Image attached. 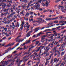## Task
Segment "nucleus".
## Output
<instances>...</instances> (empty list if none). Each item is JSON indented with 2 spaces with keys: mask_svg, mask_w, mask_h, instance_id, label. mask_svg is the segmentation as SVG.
<instances>
[{
  "mask_svg": "<svg viewBox=\"0 0 66 66\" xmlns=\"http://www.w3.org/2000/svg\"><path fill=\"white\" fill-rule=\"evenodd\" d=\"M36 22H38L37 23L38 26L40 24V23H43V22H42L40 21H36Z\"/></svg>",
  "mask_w": 66,
  "mask_h": 66,
  "instance_id": "obj_10",
  "label": "nucleus"
},
{
  "mask_svg": "<svg viewBox=\"0 0 66 66\" xmlns=\"http://www.w3.org/2000/svg\"><path fill=\"white\" fill-rule=\"evenodd\" d=\"M34 55L35 54V56H36L37 55V53H34Z\"/></svg>",
  "mask_w": 66,
  "mask_h": 66,
  "instance_id": "obj_56",
  "label": "nucleus"
},
{
  "mask_svg": "<svg viewBox=\"0 0 66 66\" xmlns=\"http://www.w3.org/2000/svg\"><path fill=\"white\" fill-rule=\"evenodd\" d=\"M38 19H39V20H40L41 21H43V19L41 18H39Z\"/></svg>",
  "mask_w": 66,
  "mask_h": 66,
  "instance_id": "obj_51",
  "label": "nucleus"
},
{
  "mask_svg": "<svg viewBox=\"0 0 66 66\" xmlns=\"http://www.w3.org/2000/svg\"><path fill=\"white\" fill-rule=\"evenodd\" d=\"M41 39H42L43 40H44L45 39V38L43 37H42L41 38Z\"/></svg>",
  "mask_w": 66,
  "mask_h": 66,
  "instance_id": "obj_42",
  "label": "nucleus"
},
{
  "mask_svg": "<svg viewBox=\"0 0 66 66\" xmlns=\"http://www.w3.org/2000/svg\"><path fill=\"white\" fill-rule=\"evenodd\" d=\"M54 62H57V59L56 58H55L54 60Z\"/></svg>",
  "mask_w": 66,
  "mask_h": 66,
  "instance_id": "obj_31",
  "label": "nucleus"
},
{
  "mask_svg": "<svg viewBox=\"0 0 66 66\" xmlns=\"http://www.w3.org/2000/svg\"><path fill=\"white\" fill-rule=\"evenodd\" d=\"M25 44H26V43H23V44H22L20 46H24Z\"/></svg>",
  "mask_w": 66,
  "mask_h": 66,
  "instance_id": "obj_38",
  "label": "nucleus"
},
{
  "mask_svg": "<svg viewBox=\"0 0 66 66\" xmlns=\"http://www.w3.org/2000/svg\"><path fill=\"white\" fill-rule=\"evenodd\" d=\"M64 52H62L61 53V55H63L64 54Z\"/></svg>",
  "mask_w": 66,
  "mask_h": 66,
  "instance_id": "obj_50",
  "label": "nucleus"
},
{
  "mask_svg": "<svg viewBox=\"0 0 66 66\" xmlns=\"http://www.w3.org/2000/svg\"><path fill=\"white\" fill-rule=\"evenodd\" d=\"M43 33H42V32H39L38 34H37V36H40V35H42V34H43Z\"/></svg>",
  "mask_w": 66,
  "mask_h": 66,
  "instance_id": "obj_12",
  "label": "nucleus"
},
{
  "mask_svg": "<svg viewBox=\"0 0 66 66\" xmlns=\"http://www.w3.org/2000/svg\"><path fill=\"white\" fill-rule=\"evenodd\" d=\"M1 3L0 4V6H1L2 4H5V3H3V1H2Z\"/></svg>",
  "mask_w": 66,
  "mask_h": 66,
  "instance_id": "obj_18",
  "label": "nucleus"
},
{
  "mask_svg": "<svg viewBox=\"0 0 66 66\" xmlns=\"http://www.w3.org/2000/svg\"><path fill=\"white\" fill-rule=\"evenodd\" d=\"M3 9L4 10L3 11L4 12H6V11H7L6 10V9Z\"/></svg>",
  "mask_w": 66,
  "mask_h": 66,
  "instance_id": "obj_49",
  "label": "nucleus"
},
{
  "mask_svg": "<svg viewBox=\"0 0 66 66\" xmlns=\"http://www.w3.org/2000/svg\"><path fill=\"white\" fill-rule=\"evenodd\" d=\"M7 65V64L6 63V61H5L4 62V64L3 65V66H5V65Z\"/></svg>",
  "mask_w": 66,
  "mask_h": 66,
  "instance_id": "obj_24",
  "label": "nucleus"
},
{
  "mask_svg": "<svg viewBox=\"0 0 66 66\" xmlns=\"http://www.w3.org/2000/svg\"><path fill=\"white\" fill-rule=\"evenodd\" d=\"M53 52L52 54H51V55H50V58L49 59V60H50V59H51V56H52V55L53 54Z\"/></svg>",
  "mask_w": 66,
  "mask_h": 66,
  "instance_id": "obj_33",
  "label": "nucleus"
},
{
  "mask_svg": "<svg viewBox=\"0 0 66 66\" xmlns=\"http://www.w3.org/2000/svg\"><path fill=\"white\" fill-rule=\"evenodd\" d=\"M60 28H61V26H59L58 27H56V30H57L58 29H59Z\"/></svg>",
  "mask_w": 66,
  "mask_h": 66,
  "instance_id": "obj_61",
  "label": "nucleus"
},
{
  "mask_svg": "<svg viewBox=\"0 0 66 66\" xmlns=\"http://www.w3.org/2000/svg\"><path fill=\"white\" fill-rule=\"evenodd\" d=\"M48 12V11L47 10H44L43 11V13H46V12Z\"/></svg>",
  "mask_w": 66,
  "mask_h": 66,
  "instance_id": "obj_47",
  "label": "nucleus"
},
{
  "mask_svg": "<svg viewBox=\"0 0 66 66\" xmlns=\"http://www.w3.org/2000/svg\"><path fill=\"white\" fill-rule=\"evenodd\" d=\"M29 53L28 52H26L24 54V55L25 54H29Z\"/></svg>",
  "mask_w": 66,
  "mask_h": 66,
  "instance_id": "obj_22",
  "label": "nucleus"
},
{
  "mask_svg": "<svg viewBox=\"0 0 66 66\" xmlns=\"http://www.w3.org/2000/svg\"><path fill=\"white\" fill-rule=\"evenodd\" d=\"M55 41V38L53 39V41L51 43V46H50L48 48L47 47H46L44 48V50L45 51H46L47 53H48V52L49 50H51L52 48L53 47V44L54 43V41Z\"/></svg>",
  "mask_w": 66,
  "mask_h": 66,
  "instance_id": "obj_1",
  "label": "nucleus"
},
{
  "mask_svg": "<svg viewBox=\"0 0 66 66\" xmlns=\"http://www.w3.org/2000/svg\"><path fill=\"white\" fill-rule=\"evenodd\" d=\"M32 3V1L30 2V3H28V5L29 6L30 5V4H31V3Z\"/></svg>",
  "mask_w": 66,
  "mask_h": 66,
  "instance_id": "obj_41",
  "label": "nucleus"
},
{
  "mask_svg": "<svg viewBox=\"0 0 66 66\" xmlns=\"http://www.w3.org/2000/svg\"><path fill=\"white\" fill-rule=\"evenodd\" d=\"M47 31H49V29H46L45 30H44L43 31V32H47Z\"/></svg>",
  "mask_w": 66,
  "mask_h": 66,
  "instance_id": "obj_37",
  "label": "nucleus"
},
{
  "mask_svg": "<svg viewBox=\"0 0 66 66\" xmlns=\"http://www.w3.org/2000/svg\"><path fill=\"white\" fill-rule=\"evenodd\" d=\"M8 11H7L6 12V13H4V15H5V16H6V15L8 14Z\"/></svg>",
  "mask_w": 66,
  "mask_h": 66,
  "instance_id": "obj_19",
  "label": "nucleus"
},
{
  "mask_svg": "<svg viewBox=\"0 0 66 66\" xmlns=\"http://www.w3.org/2000/svg\"><path fill=\"white\" fill-rule=\"evenodd\" d=\"M54 23H58L59 22L57 21H54Z\"/></svg>",
  "mask_w": 66,
  "mask_h": 66,
  "instance_id": "obj_44",
  "label": "nucleus"
},
{
  "mask_svg": "<svg viewBox=\"0 0 66 66\" xmlns=\"http://www.w3.org/2000/svg\"><path fill=\"white\" fill-rule=\"evenodd\" d=\"M60 1V0H56V1H55V2L56 3H57V2H59V1Z\"/></svg>",
  "mask_w": 66,
  "mask_h": 66,
  "instance_id": "obj_46",
  "label": "nucleus"
},
{
  "mask_svg": "<svg viewBox=\"0 0 66 66\" xmlns=\"http://www.w3.org/2000/svg\"><path fill=\"white\" fill-rule=\"evenodd\" d=\"M27 60H26V59H25L24 60V64H25V63H26V62H27Z\"/></svg>",
  "mask_w": 66,
  "mask_h": 66,
  "instance_id": "obj_40",
  "label": "nucleus"
},
{
  "mask_svg": "<svg viewBox=\"0 0 66 66\" xmlns=\"http://www.w3.org/2000/svg\"><path fill=\"white\" fill-rule=\"evenodd\" d=\"M41 42H42V43L45 42V40H44L41 39Z\"/></svg>",
  "mask_w": 66,
  "mask_h": 66,
  "instance_id": "obj_57",
  "label": "nucleus"
},
{
  "mask_svg": "<svg viewBox=\"0 0 66 66\" xmlns=\"http://www.w3.org/2000/svg\"><path fill=\"white\" fill-rule=\"evenodd\" d=\"M27 49V48L26 47V46H25L24 47V50H25V49Z\"/></svg>",
  "mask_w": 66,
  "mask_h": 66,
  "instance_id": "obj_58",
  "label": "nucleus"
},
{
  "mask_svg": "<svg viewBox=\"0 0 66 66\" xmlns=\"http://www.w3.org/2000/svg\"><path fill=\"white\" fill-rule=\"evenodd\" d=\"M27 25V26H26L27 27V30L26 31V32H28V31H29V30L30 29V25H29V23L28 22H27L26 24V25Z\"/></svg>",
  "mask_w": 66,
  "mask_h": 66,
  "instance_id": "obj_3",
  "label": "nucleus"
},
{
  "mask_svg": "<svg viewBox=\"0 0 66 66\" xmlns=\"http://www.w3.org/2000/svg\"><path fill=\"white\" fill-rule=\"evenodd\" d=\"M48 38H51V39H48L49 42H50V41H51L52 42H53V37H52V36L48 37Z\"/></svg>",
  "mask_w": 66,
  "mask_h": 66,
  "instance_id": "obj_6",
  "label": "nucleus"
},
{
  "mask_svg": "<svg viewBox=\"0 0 66 66\" xmlns=\"http://www.w3.org/2000/svg\"><path fill=\"white\" fill-rule=\"evenodd\" d=\"M13 65H14V63H13V62H12L10 64L8 65V66H12Z\"/></svg>",
  "mask_w": 66,
  "mask_h": 66,
  "instance_id": "obj_35",
  "label": "nucleus"
},
{
  "mask_svg": "<svg viewBox=\"0 0 66 66\" xmlns=\"http://www.w3.org/2000/svg\"><path fill=\"white\" fill-rule=\"evenodd\" d=\"M35 46H33V45H31V48H34V47Z\"/></svg>",
  "mask_w": 66,
  "mask_h": 66,
  "instance_id": "obj_62",
  "label": "nucleus"
},
{
  "mask_svg": "<svg viewBox=\"0 0 66 66\" xmlns=\"http://www.w3.org/2000/svg\"><path fill=\"white\" fill-rule=\"evenodd\" d=\"M21 27L20 28V31H21L23 29V25L22 24H21Z\"/></svg>",
  "mask_w": 66,
  "mask_h": 66,
  "instance_id": "obj_11",
  "label": "nucleus"
},
{
  "mask_svg": "<svg viewBox=\"0 0 66 66\" xmlns=\"http://www.w3.org/2000/svg\"><path fill=\"white\" fill-rule=\"evenodd\" d=\"M11 46V45H10V44H9L8 45H5L4 46L5 47H8V46Z\"/></svg>",
  "mask_w": 66,
  "mask_h": 66,
  "instance_id": "obj_27",
  "label": "nucleus"
},
{
  "mask_svg": "<svg viewBox=\"0 0 66 66\" xmlns=\"http://www.w3.org/2000/svg\"><path fill=\"white\" fill-rule=\"evenodd\" d=\"M30 15V13H28V12H27L26 13V14L25 15V16H26V17H28V15Z\"/></svg>",
  "mask_w": 66,
  "mask_h": 66,
  "instance_id": "obj_26",
  "label": "nucleus"
},
{
  "mask_svg": "<svg viewBox=\"0 0 66 66\" xmlns=\"http://www.w3.org/2000/svg\"><path fill=\"white\" fill-rule=\"evenodd\" d=\"M31 61H28V63H27V64H28V66H31V64L30 63H29Z\"/></svg>",
  "mask_w": 66,
  "mask_h": 66,
  "instance_id": "obj_23",
  "label": "nucleus"
},
{
  "mask_svg": "<svg viewBox=\"0 0 66 66\" xmlns=\"http://www.w3.org/2000/svg\"><path fill=\"white\" fill-rule=\"evenodd\" d=\"M38 43H39V41H38L36 43V45H37V44H38Z\"/></svg>",
  "mask_w": 66,
  "mask_h": 66,
  "instance_id": "obj_59",
  "label": "nucleus"
},
{
  "mask_svg": "<svg viewBox=\"0 0 66 66\" xmlns=\"http://www.w3.org/2000/svg\"><path fill=\"white\" fill-rule=\"evenodd\" d=\"M55 41V43H54V44L55 45H57V43H59V42H57Z\"/></svg>",
  "mask_w": 66,
  "mask_h": 66,
  "instance_id": "obj_20",
  "label": "nucleus"
},
{
  "mask_svg": "<svg viewBox=\"0 0 66 66\" xmlns=\"http://www.w3.org/2000/svg\"><path fill=\"white\" fill-rule=\"evenodd\" d=\"M23 11H22V12L20 13V14H23Z\"/></svg>",
  "mask_w": 66,
  "mask_h": 66,
  "instance_id": "obj_53",
  "label": "nucleus"
},
{
  "mask_svg": "<svg viewBox=\"0 0 66 66\" xmlns=\"http://www.w3.org/2000/svg\"><path fill=\"white\" fill-rule=\"evenodd\" d=\"M37 6L34 5L33 6V7L34 8L36 7V9H35V10H39V11L42 12L43 11V8H40V5L39 4L38 5H36Z\"/></svg>",
  "mask_w": 66,
  "mask_h": 66,
  "instance_id": "obj_2",
  "label": "nucleus"
},
{
  "mask_svg": "<svg viewBox=\"0 0 66 66\" xmlns=\"http://www.w3.org/2000/svg\"><path fill=\"white\" fill-rule=\"evenodd\" d=\"M57 36V34H56L55 35H54L53 36H52V37H53V36Z\"/></svg>",
  "mask_w": 66,
  "mask_h": 66,
  "instance_id": "obj_63",
  "label": "nucleus"
},
{
  "mask_svg": "<svg viewBox=\"0 0 66 66\" xmlns=\"http://www.w3.org/2000/svg\"><path fill=\"white\" fill-rule=\"evenodd\" d=\"M54 30V29H53V28L52 29V30H51L50 29H49V31H53Z\"/></svg>",
  "mask_w": 66,
  "mask_h": 66,
  "instance_id": "obj_43",
  "label": "nucleus"
},
{
  "mask_svg": "<svg viewBox=\"0 0 66 66\" xmlns=\"http://www.w3.org/2000/svg\"><path fill=\"white\" fill-rule=\"evenodd\" d=\"M33 26H38V25L37 24V23H36V24H33Z\"/></svg>",
  "mask_w": 66,
  "mask_h": 66,
  "instance_id": "obj_55",
  "label": "nucleus"
},
{
  "mask_svg": "<svg viewBox=\"0 0 66 66\" xmlns=\"http://www.w3.org/2000/svg\"><path fill=\"white\" fill-rule=\"evenodd\" d=\"M42 1V0H37L36 1V5H35V6H37L36 5H38V4H39V5H40L39 3H41V2Z\"/></svg>",
  "mask_w": 66,
  "mask_h": 66,
  "instance_id": "obj_4",
  "label": "nucleus"
},
{
  "mask_svg": "<svg viewBox=\"0 0 66 66\" xmlns=\"http://www.w3.org/2000/svg\"><path fill=\"white\" fill-rule=\"evenodd\" d=\"M15 47H15V46H14L13 48H12L10 50V51H11V50H13V49H14V48H15Z\"/></svg>",
  "mask_w": 66,
  "mask_h": 66,
  "instance_id": "obj_52",
  "label": "nucleus"
},
{
  "mask_svg": "<svg viewBox=\"0 0 66 66\" xmlns=\"http://www.w3.org/2000/svg\"><path fill=\"white\" fill-rule=\"evenodd\" d=\"M6 4H4V5H2V6L3 7V9H4L5 7V6H6Z\"/></svg>",
  "mask_w": 66,
  "mask_h": 66,
  "instance_id": "obj_34",
  "label": "nucleus"
},
{
  "mask_svg": "<svg viewBox=\"0 0 66 66\" xmlns=\"http://www.w3.org/2000/svg\"><path fill=\"white\" fill-rule=\"evenodd\" d=\"M64 62H63L60 65V66H64L65 64V63L64 64Z\"/></svg>",
  "mask_w": 66,
  "mask_h": 66,
  "instance_id": "obj_28",
  "label": "nucleus"
},
{
  "mask_svg": "<svg viewBox=\"0 0 66 66\" xmlns=\"http://www.w3.org/2000/svg\"><path fill=\"white\" fill-rule=\"evenodd\" d=\"M10 62H12V63L15 62V60L14 59H10L9 60Z\"/></svg>",
  "mask_w": 66,
  "mask_h": 66,
  "instance_id": "obj_16",
  "label": "nucleus"
},
{
  "mask_svg": "<svg viewBox=\"0 0 66 66\" xmlns=\"http://www.w3.org/2000/svg\"><path fill=\"white\" fill-rule=\"evenodd\" d=\"M7 7H10V4L7 5Z\"/></svg>",
  "mask_w": 66,
  "mask_h": 66,
  "instance_id": "obj_60",
  "label": "nucleus"
},
{
  "mask_svg": "<svg viewBox=\"0 0 66 66\" xmlns=\"http://www.w3.org/2000/svg\"><path fill=\"white\" fill-rule=\"evenodd\" d=\"M60 65V63H58L57 65H56L55 66H59V65Z\"/></svg>",
  "mask_w": 66,
  "mask_h": 66,
  "instance_id": "obj_64",
  "label": "nucleus"
},
{
  "mask_svg": "<svg viewBox=\"0 0 66 66\" xmlns=\"http://www.w3.org/2000/svg\"><path fill=\"white\" fill-rule=\"evenodd\" d=\"M10 62V60H8L7 61H6V63L7 64H9V62Z\"/></svg>",
  "mask_w": 66,
  "mask_h": 66,
  "instance_id": "obj_48",
  "label": "nucleus"
},
{
  "mask_svg": "<svg viewBox=\"0 0 66 66\" xmlns=\"http://www.w3.org/2000/svg\"><path fill=\"white\" fill-rule=\"evenodd\" d=\"M5 35H6V36L7 37H9V35H8V34L7 33H5Z\"/></svg>",
  "mask_w": 66,
  "mask_h": 66,
  "instance_id": "obj_36",
  "label": "nucleus"
},
{
  "mask_svg": "<svg viewBox=\"0 0 66 66\" xmlns=\"http://www.w3.org/2000/svg\"><path fill=\"white\" fill-rule=\"evenodd\" d=\"M31 48H30L29 49V50L28 51V52L30 53V50H31Z\"/></svg>",
  "mask_w": 66,
  "mask_h": 66,
  "instance_id": "obj_45",
  "label": "nucleus"
},
{
  "mask_svg": "<svg viewBox=\"0 0 66 66\" xmlns=\"http://www.w3.org/2000/svg\"><path fill=\"white\" fill-rule=\"evenodd\" d=\"M4 30L5 31V32H8V31H9V30H8V31H7V28H5Z\"/></svg>",
  "mask_w": 66,
  "mask_h": 66,
  "instance_id": "obj_25",
  "label": "nucleus"
},
{
  "mask_svg": "<svg viewBox=\"0 0 66 66\" xmlns=\"http://www.w3.org/2000/svg\"><path fill=\"white\" fill-rule=\"evenodd\" d=\"M11 48L9 47L8 48V49L7 50L8 51H10V50L11 51Z\"/></svg>",
  "mask_w": 66,
  "mask_h": 66,
  "instance_id": "obj_39",
  "label": "nucleus"
},
{
  "mask_svg": "<svg viewBox=\"0 0 66 66\" xmlns=\"http://www.w3.org/2000/svg\"><path fill=\"white\" fill-rule=\"evenodd\" d=\"M32 32V31H30L27 34V37H28L29 36H30L31 35V33Z\"/></svg>",
  "mask_w": 66,
  "mask_h": 66,
  "instance_id": "obj_8",
  "label": "nucleus"
},
{
  "mask_svg": "<svg viewBox=\"0 0 66 66\" xmlns=\"http://www.w3.org/2000/svg\"><path fill=\"white\" fill-rule=\"evenodd\" d=\"M20 24H19V22H17V24L16 25V27H19Z\"/></svg>",
  "mask_w": 66,
  "mask_h": 66,
  "instance_id": "obj_17",
  "label": "nucleus"
},
{
  "mask_svg": "<svg viewBox=\"0 0 66 66\" xmlns=\"http://www.w3.org/2000/svg\"><path fill=\"white\" fill-rule=\"evenodd\" d=\"M65 22V21L63 20H61L59 22V23H63V22Z\"/></svg>",
  "mask_w": 66,
  "mask_h": 66,
  "instance_id": "obj_29",
  "label": "nucleus"
},
{
  "mask_svg": "<svg viewBox=\"0 0 66 66\" xmlns=\"http://www.w3.org/2000/svg\"><path fill=\"white\" fill-rule=\"evenodd\" d=\"M23 40H24V39H22L21 41V39L19 38V39H18L16 40V42H18V43H19L20 42H21H21H22V41H23Z\"/></svg>",
  "mask_w": 66,
  "mask_h": 66,
  "instance_id": "obj_7",
  "label": "nucleus"
},
{
  "mask_svg": "<svg viewBox=\"0 0 66 66\" xmlns=\"http://www.w3.org/2000/svg\"><path fill=\"white\" fill-rule=\"evenodd\" d=\"M22 2H25L26 3H28V1H27V0H23L22 1Z\"/></svg>",
  "mask_w": 66,
  "mask_h": 66,
  "instance_id": "obj_15",
  "label": "nucleus"
},
{
  "mask_svg": "<svg viewBox=\"0 0 66 66\" xmlns=\"http://www.w3.org/2000/svg\"><path fill=\"white\" fill-rule=\"evenodd\" d=\"M49 4L48 2H46L45 3V6L46 7H47L48 6V5Z\"/></svg>",
  "mask_w": 66,
  "mask_h": 66,
  "instance_id": "obj_13",
  "label": "nucleus"
},
{
  "mask_svg": "<svg viewBox=\"0 0 66 66\" xmlns=\"http://www.w3.org/2000/svg\"><path fill=\"white\" fill-rule=\"evenodd\" d=\"M61 10L62 11V12H63V13H66V11H64V9L61 8Z\"/></svg>",
  "mask_w": 66,
  "mask_h": 66,
  "instance_id": "obj_21",
  "label": "nucleus"
},
{
  "mask_svg": "<svg viewBox=\"0 0 66 66\" xmlns=\"http://www.w3.org/2000/svg\"><path fill=\"white\" fill-rule=\"evenodd\" d=\"M46 20H52V19L51 18H47L45 19Z\"/></svg>",
  "mask_w": 66,
  "mask_h": 66,
  "instance_id": "obj_14",
  "label": "nucleus"
},
{
  "mask_svg": "<svg viewBox=\"0 0 66 66\" xmlns=\"http://www.w3.org/2000/svg\"><path fill=\"white\" fill-rule=\"evenodd\" d=\"M30 40H28L27 41V42H26V44H29L30 43Z\"/></svg>",
  "mask_w": 66,
  "mask_h": 66,
  "instance_id": "obj_30",
  "label": "nucleus"
},
{
  "mask_svg": "<svg viewBox=\"0 0 66 66\" xmlns=\"http://www.w3.org/2000/svg\"><path fill=\"white\" fill-rule=\"evenodd\" d=\"M40 29V27H38L34 29V31H35V32H37Z\"/></svg>",
  "mask_w": 66,
  "mask_h": 66,
  "instance_id": "obj_9",
  "label": "nucleus"
},
{
  "mask_svg": "<svg viewBox=\"0 0 66 66\" xmlns=\"http://www.w3.org/2000/svg\"><path fill=\"white\" fill-rule=\"evenodd\" d=\"M59 18L60 19H62V18H64V17H63V16H60V17H59Z\"/></svg>",
  "mask_w": 66,
  "mask_h": 66,
  "instance_id": "obj_54",
  "label": "nucleus"
},
{
  "mask_svg": "<svg viewBox=\"0 0 66 66\" xmlns=\"http://www.w3.org/2000/svg\"><path fill=\"white\" fill-rule=\"evenodd\" d=\"M20 59H19V58H18L17 59V60H16V62L17 63H18V62H19V64H20V63H21V62H22V61H23L22 60H21V61H20Z\"/></svg>",
  "mask_w": 66,
  "mask_h": 66,
  "instance_id": "obj_5",
  "label": "nucleus"
},
{
  "mask_svg": "<svg viewBox=\"0 0 66 66\" xmlns=\"http://www.w3.org/2000/svg\"><path fill=\"white\" fill-rule=\"evenodd\" d=\"M9 51H8V50H6L5 51V53L6 54V53H8L9 52Z\"/></svg>",
  "mask_w": 66,
  "mask_h": 66,
  "instance_id": "obj_32",
  "label": "nucleus"
}]
</instances>
